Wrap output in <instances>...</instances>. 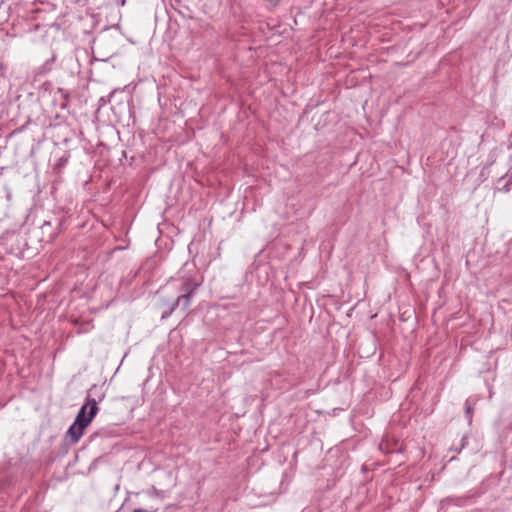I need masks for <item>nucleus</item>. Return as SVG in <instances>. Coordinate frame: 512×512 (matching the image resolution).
I'll return each mask as SVG.
<instances>
[{"label":"nucleus","instance_id":"0eeeda50","mask_svg":"<svg viewBox=\"0 0 512 512\" xmlns=\"http://www.w3.org/2000/svg\"><path fill=\"white\" fill-rule=\"evenodd\" d=\"M497 182L499 184L504 182L503 186L498 188V191L508 193L512 187V171L511 174L500 177Z\"/></svg>","mask_w":512,"mask_h":512},{"label":"nucleus","instance_id":"f8f14e48","mask_svg":"<svg viewBox=\"0 0 512 512\" xmlns=\"http://www.w3.org/2000/svg\"><path fill=\"white\" fill-rule=\"evenodd\" d=\"M466 440H467V438L465 436L462 437V439H461V447H460V449L458 451H460L465 446Z\"/></svg>","mask_w":512,"mask_h":512},{"label":"nucleus","instance_id":"39448f33","mask_svg":"<svg viewBox=\"0 0 512 512\" xmlns=\"http://www.w3.org/2000/svg\"><path fill=\"white\" fill-rule=\"evenodd\" d=\"M85 429L83 425L77 424V422L74 421L68 428L66 437L70 438L72 444H76L82 437Z\"/></svg>","mask_w":512,"mask_h":512},{"label":"nucleus","instance_id":"f257e3e1","mask_svg":"<svg viewBox=\"0 0 512 512\" xmlns=\"http://www.w3.org/2000/svg\"><path fill=\"white\" fill-rule=\"evenodd\" d=\"M179 278L174 280L175 288L178 292V296L172 301H163V306L167 307L161 315V319H167L171 314L181 307L183 311L189 308L191 305V299L194 296L197 289L201 286V280L197 277L195 270L191 272L185 269L179 271Z\"/></svg>","mask_w":512,"mask_h":512},{"label":"nucleus","instance_id":"9b49d317","mask_svg":"<svg viewBox=\"0 0 512 512\" xmlns=\"http://www.w3.org/2000/svg\"><path fill=\"white\" fill-rule=\"evenodd\" d=\"M157 509H154L152 511H147V510H143V509H140V508H136L133 510V512H156Z\"/></svg>","mask_w":512,"mask_h":512},{"label":"nucleus","instance_id":"f03ea898","mask_svg":"<svg viewBox=\"0 0 512 512\" xmlns=\"http://www.w3.org/2000/svg\"><path fill=\"white\" fill-rule=\"evenodd\" d=\"M96 387L93 386L85 399V403L81 406L79 409L75 422L77 424L83 425L84 428H86L94 419V417L97 415L99 411L98 407V401L91 397L90 393L95 389Z\"/></svg>","mask_w":512,"mask_h":512},{"label":"nucleus","instance_id":"20e7f679","mask_svg":"<svg viewBox=\"0 0 512 512\" xmlns=\"http://www.w3.org/2000/svg\"><path fill=\"white\" fill-rule=\"evenodd\" d=\"M94 43L97 44L98 48L101 49V48H107V55L105 58H102L101 60L102 61H107L109 59V57L111 55L114 54V50H115V45H112V41L111 39H109L107 37V35L105 34H101L99 35L95 40H94Z\"/></svg>","mask_w":512,"mask_h":512},{"label":"nucleus","instance_id":"7ed1b4c3","mask_svg":"<svg viewBox=\"0 0 512 512\" xmlns=\"http://www.w3.org/2000/svg\"><path fill=\"white\" fill-rule=\"evenodd\" d=\"M55 223H56L55 227H53L52 220H45L41 224V226H40V229L42 231L41 241L51 242L55 239V237L58 234V229L61 225L60 221L57 218H55Z\"/></svg>","mask_w":512,"mask_h":512},{"label":"nucleus","instance_id":"4468645a","mask_svg":"<svg viewBox=\"0 0 512 512\" xmlns=\"http://www.w3.org/2000/svg\"><path fill=\"white\" fill-rule=\"evenodd\" d=\"M125 0H122V4H124Z\"/></svg>","mask_w":512,"mask_h":512},{"label":"nucleus","instance_id":"423d86ee","mask_svg":"<svg viewBox=\"0 0 512 512\" xmlns=\"http://www.w3.org/2000/svg\"><path fill=\"white\" fill-rule=\"evenodd\" d=\"M55 59V55H52L49 59H47L41 66H39L35 70V76L39 77L48 74L52 70V65L55 62Z\"/></svg>","mask_w":512,"mask_h":512},{"label":"nucleus","instance_id":"ddd939ff","mask_svg":"<svg viewBox=\"0 0 512 512\" xmlns=\"http://www.w3.org/2000/svg\"><path fill=\"white\" fill-rule=\"evenodd\" d=\"M269 3H271L273 6H277L279 4L280 0H267Z\"/></svg>","mask_w":512,"mask_h":512},{"label":"nucleus","instance_id":"9d476101","mask_svg":"<svg viewBox=\"0 0 512 512\" xmlns=\"http://www.w3.org/2000/svg\"><path fill=\"white\" fill-rule=\"evenodd\" d=\"M58 93L61 94V96L64 98L65 102H63L61 104V108L64 109L66 108L67 106V98H68V94L62 89V88H58Z\"/></svg>","mask_w":512,"mask_h":512},{"label":"nucleus","instance_id":"1a4fd4ad","mask_svg":"<svg viewBox=\"0 0 512 512\" xmlns=\"http://www.w3.org/2000/svg\"><path fill=\"white\" fill-rule=\"evenodd\" d=\"M465 416H466L469 424H471L472 416H473V406L471 405L469 399L466 400V402H465Z\"/></svg>","mask_w":512,"mask_h":512},{"label":"nucleus","instance_id":"6e6552de","mask_svg":"<svg viewBox=\"0 0 512 512\" xmlns=\"http://www.w3.org/2000/svg\"><path fill=\"white\" fill-rule=\"evenodd\" d=\"M68 160H69V155H63V156H61V157L57 160V162L55 163V165H54V170H55L56 172H60V171H61V170L66 166V164H67Z\"/></svg>","mask_w":512,"mask_h":512}]
</instances>
